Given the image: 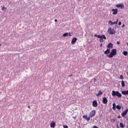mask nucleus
<instances>
[{
	"label": "nucleus",
	"mask_w": 128,
	"mask_h": 128,
	"mask_svg": "<svg viewBox=\"0 0 128 128\" xmlns=\"http://www.w3.org/2000/svg\"><path fill=\"white\" fill-rule=\"evenodd\" d=\"M114 56H116V49H112L111 50L110 54L107 55V56L110 58H113Z\"/></svg>",
	"instance_id": "nucleus-1"
},
{
	"label": "nucleus",
	"mask_w": 128,
	"mask_h": 128,
	"mask_svg": "<svg viewBox=\"0 0 128 128\" xmlns=\"http://www.w3.org/2000/svg\"><path fill=\"white\" fill-rule=\"evenodd\" d=\"M94 36L96 38H100V42H104V40H106V37L104 35H102V36L100 35L94 34Z\"/></svg>",
	"instance_id": "nucleus-2"
},
{
	"label": "nucleus",
	"mask_w": 128,
	"mask_h": 128,
	"mask_svg": "<svg viewBox=\"0 0 128 128\" xmlns=\"http://www.w3.org/2000/svg\"><path fill=\"white\" fill-rule=\"evenodd\" d=\"M112 96H118V98H122V94L120 93L118 91H112Z\"/></svg>",
	"instance_id": "nucleus-3"
},
{
	"label": "nucleus",
	"mask_w": 128,
	"mask_h": 128,
	"mask_svg": "<svg viewBox=\"0 0 128 128\" xmlns=\"http://www.w3.org/2000/svg\"><path fill=\"white\" fill-rule=\"evenodd\" d=\"M108 34H116V30L112 28H110L108 30Z\"/></svg>",
	"instance_id": "nucleus-4"
},
{
	"label": "nucleus",
	"mask_w": 128,
	"mask_h": 128,
	"mask_svg": "<svg viewBox=\"0 0 128 128\" xmlns=\"http://www.w3.org/2000/svg\"><path fill=\"white\" fill-rule=\"evenodd\" d=\"M96 116V110H92L89 114V118H92L93 116Z\"/></svg>",
	"instance_id": "nucleus-5"
},
{
	"label": "nucleus",
	"mask_w": 128,
	"mask_h": 128,
	"mask_svg": "<svg viewBox=\"0 0 128 128\" xmlns=\"http://www.w3.org/2000/svg\"><path fill=\"white\" fill-rule=\"evenodd\" d=\"M116 8H124V5L122 4H119L116 5Z\"/></svg>",
	"instance_id": "nucleus-6"
},
{
	"label": "nucleus",
	"mask_w": 128,
	"mask_h": 128,
	"mask_svg": "<svg viewBox=\"0 0 128 128\" xmlns=\"http://www.w3.org/2000/svg\"><path fill=\"white\" fill-rule=\"evenodd\" d=\"M128 112V108L126 109L121 114L122 116H126Z\"/></svg>",
	"instance_id": "nucleus-7"
},
{
	"label": "nucleus",
	"mask_w": 128,
	"mask_h": 128,
	"mask_svg": "<svg viewBox=\"0 0 128 128\" xmlns=\"http://www.w3.org/2000/svg\"><path fill=\"white\" fill-rule=\"evenodd\" d=\"M72 36V34H70V33H68V32H66L64 33L62 36H64V38H66V36Z\"/></svg>",
	"instance_id": "nucleus-8"
},
{
	"label": "nucleus",
	"mask_w": 128,
	"mask_h": 128,
	"mask_svg": "<svg viewBox=\"0 0 128 128\" xmlns=\"http://www.w3.org/2000/svg\"><path fill=\"white\" fill-rule=\"evenodd\" d=\"M102 102L104 104H108V99L104 97L102 98Z\"/></svg>",
	"instance_id": "nucleus-9"
},
{
	"label": "nucleus",
	"mask_w": 128,
	"mask_h": 128,
	"mask_svg": "<svg viewBox=\"0 0 128 128\" xmlns=\"http://www.w3.org/2000/svg\"><path fill=\"white\" fill-rule=\"evenodd\" d=\"M92 106H94V108H96V106H98V102H96V100L93 101Z\"/></svg>",
	"instance_id": "nucleus-10"
},
{
	"label": "nucleus",
	"mask_w": 128,
	"mask_h": 128,
	"mask_svg": "<svg viewBox=\"0 0 128 128\" xmlns=\"http://www.w3.org/2000/svg\"><path fill=\"white\" fill-rule=\"evenodd\" d=\"M50 128H54V126H56V122H54L52 121L50 124Z\"/></svg>",
	"instance_id": "nucleus-11"
},
{
	"label": "nucleus",
	"mask_w": 128,
	"mask_h": 128,
	"mask_svg": "<svg viewBox=\"0 0 128 128\" xmlns=\"http://www.w3.org/2000/svg\"><path fill=\"white\" fill-rule=\"evenodd\" d=\"M112 12H113L112 14H118V9H112Z\"/></svg>",
	"instance_id": "nucleus-12"
},
{
	"label": "nucleus",
	"mask_w": 128,
	"mask_h": 128,
	"mask_svg": "<svg viewBox=\"0 0 128 128\" xmlns=\"http://www.w3.org/2000/svg\"><path fill=\"white\" fill-rule=\"evenodd\" d=\"M84 118H85V120H90V116H88V117L87 115H84L83 116Z\"/></svg>",
	"instance_id": "nucleus-13"
},
{
	"label": "nucleus",
	"mask_w": 128,
	"mask_h": 128,
	"mask_svg": "<svg viewBox=\"0 0 128 128\" xmlns=\"http://www.w3.org/2000/svg\"><path fill=\"white\" fill-rule=\"evenodd\" d=\"M76 40H77L76 38H72V42H71L72 44H75L76 42Z\"/></svg>",
	"instance_id": "nucleus-14"
},
{
	"label": "nucleus",
	"mask_w": 128,
	"mask_h": 128,
	"mask_svg": "<svg viewBox=\"0 0 128 128\" xmlns=\"http://www.w3.org/2000/svg\"><path fill=\"white\" fill-rule=\"evenodd\" d=\"M110 52V49L108 48L106 50L104 51V54H108Z\"/></svg>",
	"instance_id": "nucleus-15"
},
{
	"label": "nucleus",
	"mask_w": 128,
	"mask_h": 128,
	"mask_svg": "<svg viewBox=\"0 0 128 128\" xmlns=\"http://www.w3.org/2000/svg\"><path fill=\"white\" fill-rule=\"evenodd\" d=\"M102 94H104V92H102L101 90H100L98 92V94H96V96H102Z\"/></svg>",
	"instance_id": "nucleus-16"
},
{
	"label": "nucleus",
	"mask_w": 128,
	"mask_h": 128,
	"mask_svg": "<svg viewBox=\"0 0 128 128\" xmlns=\"http://www.w3.org/2000/svg\"><path fill=\"white\" fill-rule=\"evenodd\" d=\"M122 94L124 96H126V94H128V90L122 91Z\"/></svg>",
	"instance_id": "nucleus-17"
},
{
	"label": "nucleus",
	"mask_w": 128,
	"mask_h": 128,
	"mask_svg": "<svg viewBox=\"0 0 128 128\" xmlns=\"http://www.w3.org/2000/svg\"><path fill=\"white\" fill-rule=\"evenodd\" d=\"M107 48H112V44L110 43L108 44Z\"/></svg>",
	"instance_id": "nucleus-18"
},
{
	"label": "nucleus",
	"mask_w": 128,
	"mask_h": 128,
	"mask_svg": "<svg viewBox=\"0 0 128 128\" xmlns=\"http://www.w3.org/2000/svg\"><path fill=\"white\" fill-rule=\"evenodd\" d=\"M121 84H122V86L123 88L126 86V84H124V80L122 81Z\"/></svg>",
	"instance_id": "nucleus-19"
},
{
	"label": "nucleus",
	"mask_w": 128,
	"mask_h": 128,
	"mask_svg": "<svg viewBox=\"0 0 128 128\" xmlns=\"http://www.w3.org/2000/svg\"><path fill=\"white\" fill-rule=\"evenodd\" d=\"M7 9L8 8L5 6H4L2 8V10H4V12H6Z\"/></svg>",
	"instance_id": "nucleus-20"
},
{
	"label": "nucleus",
	"mask_w": 128,
	"mask_h": 128,
	"mask_svg": "<svg viewBox=\"0 0 128 128\" xmlns=\"http://www.w3.org/2000/svg\"><path fill=\"white\" fill-rule=\"evenodd\" d=\"M116 108H117V110H121L122 107L120 105H118L116 106Z\"/></svg>",
	"instance_id": "nucleus-21"
},
{
	"label": "nucleus",
	"mask_w": 128,
	"mask_h": 128,
	"mask_svg": "<svg viewBox=\"0 0 128 128\" xmlns=\"http://www.w3.org/2000/svg\"><path fill=\"white\" fill-rule=\"evenodd\" d=\"M112 110H116V104L114 103L112 104Z\"/></svg>",
	"instance_id": "nucleus-22"
},
{
	"label": "nucleus",
	"mask_w": 128,
	"mask_h": 128,
	"mask_svg": "<svg viewBox=\"0 0 128 128\" xmlns=\"http://www.w3.org/2000/svg\"><path fill=\"white\" fill-rule=\"evenodd\" d=\"M108 24H110V26H112L114 25V22H112L111 20H109Z\"/></svg>",
	"instance_id": "nucleus-23"
},
{
	"label": "nucleus",
	"mask_w": 128,
	"mask_h": 128,
	"mask_svg": "<svg viewBox=\"0 0 128 128\" xmlns=\"http://www.w3.org/2000/svg\"><path fill=\"white\" fill-rule=\"evenodd\" d=\"M118 24V20H117L116 22H113V24Z\"/></svg>",
	"instance_id": "nucleus-24"
},
{
	"label": "nucleus",
	"mask_w": 128,
	"mask_h": 128,
	"mask_svg": "<svg viewBox=\"0 0 128 128\" xmlns=\"http://www.w3.org/2000/svg\"><path fill=\"white\" fill-rule=\"evenodd\" d=\"M123 54L124 56H128V52H126V51L123 52Z\"/></svg>",
	"instance_id": "nucleus-25"
},
{
	"label": "nucleus",
	"mask_w": 128,
	"mask_h": 128,
	"mask_svg": "<svg viewBox=\"0 0 128 128\" xmlns=\"http://www.w3.org/2000/svg\"><path fill=\"white\" fill-rule=\"evenodd\" d=\"M120 128H124V124H122V123H120Z\"/></svg>",
	"instance_id": "nucleus-26"
},
{
	"label": "nucleus",
	"mask_w": 128,
	"mask_h": 128,
	"mask_svg": "<svg viewBox=\"0 0 128 128\" xmlns=\"http://www.w3.org/2000/svg\"><path fill=\"white\" fill-rule=\"evenodd\" d=\"M120 80H124V76H122V75H120Z\"/></svg>",
	"instance_id": "nucleus-27"
},
{
	"label": "nucleus",
	"mask_w": 128,
	"mask_h": 128,
	"mask_svg": "<svg viewBox=\"0 0 128 128\" xmlns=\"http://www.w3.org/2000/svg\"><path fill=\"white\" fill-rule=\"evenodd\" d=\"M64 128H68V126L64 125L63 126Z\"/></svg>",
	"instance_id": "nucleus-28"
},
{
	"label": "nucleus",
	"mask_w": 128,
	"mask_h": 128,
	"mask_svg": "<svg viewBox=\"0 0 128 128\" xmlns=\"http://www.w3.org/2000/svg\"><path fill=\"white\" fill-rule=\"evenodd\" d=\"M118 26H122V22H118Z\"/></svg>",
	"instance_id": "nucleus-29"
},
{
	"label": "nucleus",
	"mask_w": 128,
	"mask_h": 128,
	"mask_svg": "<svg viewBox=\"0 0 128 128\" xmlns=\"http://www.w3.org/2000/svg\"><path fill=\"white\" fill-rule=\"evenodd\" d=\"M93 128H98V127L97 126H93Z\"/></svg>",
	"instance_id": "nucleus-30"
},
{
	"label": "nucleus",
	"mask_w": 128,
	"mask_h": 128,
	"mask_svg": "<svg viewBox=\"0 0 128 128\" xmlns=\"http://www.w3.org/2000/svg\"><path fill=\"white\" fill-rule=\"evenodd\" d=\"M124 26H126V25H124V24H123L122 26V28H124Z\"/></svg>",
	"instance_id": "nucleus-31"
},
{
	"label": "nucleus",
	"mask_w": 128,
	"mask_h": 128,
	"mask_svg": "<svg viewBox=\"0 0 128 128\" xmlns=\"http://www.w3.org/2000/svg\"><path fill=\"white\" fill-rule=\"evenodd\" d=\"M54 22H58V20H56V19H55Z\"/></svg>",
	"instance_id": "nucleus-32"
},
{
	"label": "nucleus",
	"mask_w": 128,
	"mask_h": 128,
	"mask_svg": "<svg viewBox=\"0 0 128 128\" xmlns=\"http://www.w3.org/2000/svg\"><path fill=\"white\" fill-rule=\"evenodd\" d=\"M116 42H117V44H120V42L118 41Z\"/></svg>",
	"instance_id": "nucleus-33"
},
{
	"label": "nucleus",
	"mask_w": 128,
	"mask_h": 128,
	"mask_svg": "<svg viewBox=\"0 0 128 128\" xmlns=\"http://www.w3.org/2000/svg\"><path fill=\"white\" fill-rule=\"evenodd\" d=\"M118 118H120V116H118Z\"/></svg>",
	"instance_id": "nucleus-34"
},
{
	"label": "nucleus",
	"mask_w": 128,
	"mask_h": 128,
	"mask_svg": "<svg viewBox=\"0 0 128 128\" xmlns=\"http://www.w3.org/2000/svg\"><path fill=\"white\" fill-rule=\"evenodd\" d=\"M2 46H6V44L4 43L3 44H2Z\"/></svg>",
	"instance_id": "nucleus-35"
},
{
	"label": "nucleus",
	"mask_w": 128,
	"mask_h": 128,
	"mask_svg": "<svg viewBox=\"0 0 128 128\" xmlns=\"http://www.w3.org/2000/svg\"><path fill=\"white\" fill-rule=\"evenodd\" d=\"M28 108H30V106H28Z\"/></svg>",
	"instance_id": "nucleus-36"
},
{
	"label": "nucleus",
	"mask_w": 128,
	"mask_h": 128,
	"mask_svg": "<svg viewBox=\"0 0 128 128\" xmlns=\"http://www.w3.org/2000/svg\"><path fill=\"white\" fill-rule=\"evenodd\" d=\"M100 46H102V44H101L100 45Z\"/></svg>",
	"instance_id": "nucleus-37"
},
{
	"label": "nucleus",
	"mask_w": 128,
	"mask_h": 128,
	"mask_svg": "<svg viewBox=\"0 0 128 128\" xmlns=\"http://www.w3.org/2000/svg\"><path fill=\"white\" fill-rule=\"evenodd\" d=\"M72 76V75L69 76Z\"/></svg>",
	"instance_id": "nucleus-38"
},
{
	"label": "nucleus",
	"mask_w": 128,
	"mask_h": 128,
	"mask_svg": "<svg viewBox=\"0 0 128 128\" xmlns=\"http://www.w3.org/2000/svg\"><path fill=\"white\" fill-rule=\"evenodd\" d=\"M127 76H128V72H127Z\"/></svg>",
	"instance_id": "nucleus-39"
},
{
	"label": "nucleus",
	"mask_w": 128,
	"mask_h": 128,
	"mask_svg": "<svg viewBox=\"0 0 128 128\" xmlns=\"http://www.w3.org/2000/svg\"><path fill=\"white\" fill-rule=\"evenodd\" d=\"M74 120H76V118H74Z\"/></svg>",
	"instance_id": "nucleus-40"
},
{
	"label": "nucleus",
	"mask_w": 128,
	"mask_h": 128,
	"mask_svg": "<svg viewBox=\"0 0 128 128\" xmlns=\"http://www.w3.org/2000/svg\"><path fill=\"white\" fill-rule=\"evenodd\" d=\"M2 46V44H0V46Z\"/></svg>",
	"instance_id": "nucleus-41"
},
{
	"label": "nucleus",
	"mask_w": 128,
	"mask_h": 128,
	"mask_svg": "<svg viewBox=\"0 0 128 128\" xmlns=\"http://www.w3.org/2000/svg\"><path fill=\"white\" fill-rule=\"evenodd\" d=\"M117 128H118V126H117Z\"/></svg>",
	"instance_id": "nucleus-42"
},
{
	"label": "nucleus",
	"mask_w": 128,
	"mask_h": 128,
	"mask_svg": "<svg viewBox=\"0 0 128 128\" xmlns=\"http://www.w3.org/2000/svg\"><path fill=\"white\" fill-rule=\"evenodd\" d=\"M127 46H128V44H127Z\"/></svg>",
	"instance_id": "nucleus-43"
}]
</instances>
